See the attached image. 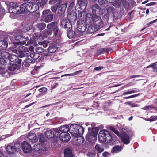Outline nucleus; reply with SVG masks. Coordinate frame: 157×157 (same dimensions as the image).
<instances>
[{
    "label": "nucleus",
    "mask_w": 157,
    "mask_h": 157,
    "mask_svg": "<svg viewBox=\"0 0 157 157\" xmlns=\"http://www.w3.org/2000/svg\"><path fill=\"white\" fill-rule=\"evenodd\" d=\"M59 130L57 128H54L53 129V132H54V136L56 137H58L59 136Z\"/></svg>",
    "instance_id": "47"
},
{
    "label": "nucleus",
    "mask_w": 157,
    "mask_h": 157,
    "mask_svg": "<svg viewBox=\"0 0 157 157\" xmlns=\"http://www.w3.org/2000/svg\"><path fill=\"white\" fill-rule=\"evenodd\" d=\"M107 51V48H104L101 49H100L98 50L97 51V53L99 54H101L105 52H106Z\"/></svg>",
    "instance_id": "50"
},
{
    "label": "nucleus",
    "mask_w": 157,
    "mask_h": 157,
    "mask_svg": "<svg viewBox=\"0 0 157 157\" xmlns=\"http://www.w3.org/2000/svg\"><path fill=\"white\" fill-rule=\"evenodd\" d=\"M95 154L92 152L89 153L87 155L89 156L90 157H94L95 156Z\"/></svg>",
    "instance_id": "60"
},
{
    "label": "nucleus",
    "mask_w": 157,
    "mask_h": 157,
    "mask_svg": "<svg viewBox=\"0 0 157 157\" xmlns=\"http://www.w3.org/2000/svg\"><path fill=\"white\" fill-rule=\"evenodd\" d=\"M1 57L7 60H8L10 54L7 52L2 51L0 53Z\"/></svg>",
    "instance_id": "26"
},
{
    "label": "nucleus",
    "mask_w": 157,
    "mask_h": 157,
    "mask_svg": "<svg viewBox=\"0 0 157 157\" xmlns=\"http://www.w3.org/2000/svg\"><path fill=\"white\" fill-rule=\"evenodd\" d=\"M77 142H76L77 145L80 144H82L84 141V139L82 137L80 136L78 137L76 140Z\"/></svg>",
    "instance_id": "41"
},
{
    "label": "nucleus",
    "mask_w": 157,
    "mask_h": 157,
    "mask_svg": "<svg viewBox=\"0 0 157 157\" xmlns=\"http://www.w3.org/2000/svg\"><path fill=\"white\" fill-rule=\"evenodd\" d=\"M72 33H73V32H69L67 33V36H68V37L70 38H72L73 37V35H72V36L71 35V34Z\"/></svg>",
    "instance_id": "62"
},
{
    "label": "nucleus",
    "mask_w": 157,
    "mask_h": 157,
    "mask_svg": "<svg viewBox=\"0 0 157 157\" xmlns=\"http://www.w3.org/2000/svg\"><path fill=\"white\" fill-rule=\"evenodd\" d=\"M127 104L129 105L130 106L132 107H136L138 106L137 104L135 103H132L130 102H128L127 103Z\"/></svg>",
    "instance_id": "53"
},
{
    "label": "nucleus",
    "mask_w": 157,
    "mask_h": 157,
    "mask_svg": "<svg viewBox=\"0 0 157 157\" xmlns=\"http://www.w3.org/2000/svg\"><path fill=\"white\" fill-rule=\"evenodd\" d=\"M67 3L60 5L58 7V12L59 13L64 12L67 7Z\"/></svg>",
    "instance_id": "22"
},
{
    "label": "nucleus",
    "mask_w": 157,
    "mask_h": 157,
    "mask_svg": "<svg viewBox=\"0 0 157 157\" xmlns=\"http://www.w3.org/2000/svg\"><path fill=\"white\" fill-rule=\"evenodd\" d=\"M40 54L37 53H33L30 54V57L31 58L34 59H37L39 57Z\"/></svg>",
    "instance_id": "40"
},
{
    "label": "nucleus",
    "mask_w": 157,
    "mask_h": 157,
    "mask_svg": "<svg viewBox=\"0 0 157 157\" xmlns=\"http://www.w3.org/2000/svg\"><path fill=\"white\" fill-rule=\"evenodd\" d=\"M39 141L42 143L45 141L46 139L42 133H40L38 135Z\"/></svg>",
    "instance_id": "45"
},
{
    "label": "nucleus",
    "mask_w": 157,
    "mask_h": 157,
    "mask_svg": "<svg viewBox=\"0 0 157 157\" xmlns=\"http://www.w3.org/2000/svg\"><path fill=\"white\" fill-rule=\"evenodd\" d=\"M5 70L4 67H2L0 66V74H2L5 73Z\"/></svg>",
    "instance_id": "58"
},
{
    "label": "nucleus",
    "mask_w": 157,
    "mask_h": 157,
    "mask_svg": "<svg viewBox=\"0 0 157 157\" xmlns=\"http://www.w3.org/2000/svg\"><path fill=\"white\" fill-rule=\"evenodd\" d=\"M100 7L97 4H95L92 6V12L93 14H95L97 11L98 12L99 10ZM95 15H94V16Z\"/></svg>",
    "instance_id": "33"
},
{
    "label": "nucleus",
    "mask_w": 157,
    "mask_h": 157,
    "mask_svg": "<svg viewBox=\"0 0 157 157\" xmlns=\"http://www.w3.org/2000/svg\"><path fill=\"white\" fill-rule=\"evenodd\" d=\"M82 71V70H79L77 71H76L73 73L70 74H65L62 75L61 77H62L63 76H74L75 75H78L79 73L81 72Z\"/></svg>",
    "instance_id": "42"
},
{
    "label": "nucleus",
    "mask_w": 157,
    "mask_h": 157,
    "mask_svg": "<svg viewBox=\"0 0 157 157\" xmlns=\"http://www.w3.org/2000/svg\"><path fill=\"white\" fill-rule=\"evenodd\" d=\"M28 40V37H25V36H22L21 37V38L20 39V42L16 43L24 44L26 43V41Z\"/></svg>",
    "instance_id": "28"
},
{
    "label": "nucleus",
    "mask_w": 157,
    "mask_h": 157,
    "mask_svg": "<svg viewBox=\"0 0 157 157\" xmlns=\"http://www.w3.org/2000/svg\"><path fill=\"white\" fill-rule=\"evenodd\" d=\"M110 130L113 132L115 134L119 137H121V139L122 141L125 144H128L130 142V137L129 136V132H123L121 134L114 127L112 126H110Z\"/></svg>",
    "instance_id": "2"
},
{
    "label": "nucleus",
    "mask_w": 157,
    "mask_h": 157,
    "mask_svg": "<svg viewBox=\"0 0 157 157\" xmlns=\"http://www.w3.org/2000/svg\"><path fill=\"white\" fill-rule=\"evenodd\" d=\"M88 2L86 0H78L77 1L76 9L82 14Z\"/></svg>",
    "instance_id": "3"
},
{
    "label": "nucleus",
    "mask_w": 157,
    "mask_h": 157,
    "mask_svg": "<svg viewBox=\"0 0 157 157\" xmlns=\"http://www.w3.org/2000/svg\"><path fill=\"white\" fill-rule=\"evenodd\" d=\"M33 60L29 58H27L25 59L23 63V66L25 67H28L30 66V64L33 62Z\"/></svg>",
    "instance_id": "25"
},
{
    "label": "nucleus",
    "mask_w": 157,
    "mask_h": 157,
    "mask_svg": "<svg viewBox=\"0 0 157 157\" xmlns=\"http://www.w3.org/2000/svg\"><path fill=\"white\" fill-rule=\"evenodd\" d=\"M7 60L2 58H0V64L2 65H5L7 63Z\"/></svg>",
    "instance_id": "51"
},
{
    "label": "nucleus",
    "mask_w": 157,
    "mask_h": 157,
    "mask_svg": "<svg viewBox=\"0 0 157 157\" xmlns=\"http://www.w3.org/2000/svg\"><path fill=\"white\" fill-rule=\"evenodd\" d=\"M59 137L61 141L65 142L68 141L71 138L69 134L67 132H61L60 134Z\"/></svg>",
    "instance_id": "9"
},
{
    "label": "nucleus",
    "mask_w": 157,
    "mask_h": 157,
    "mask_svg": "<svg viewBox=\"0 0 157 157\" xmlns=\"http://www.w3.org/2000/svg\"><path fill=\"white\" fill-rule=\"evenodd\" d=\"M17 48L18 52L20 54V55H19V57H23L25 55L23 54V52H26L28 51L27 48L21 45L19 46Z\"/></svg>",
    "instance_id": "11"
},
{
    "label": "nucleus",
    "mask_w": 157,
    "mask_h": 157,
    "mask_svg": "<svg viewBox=\"0 0 157 157\" xmlns=\"http://www.w3.org/2000/svg\"><path fill=\"white\" fill-rule=\"evenodd\" d=\"M28 137L30 142L32 143H34L38 140L37 138L34 133H29L28 135Z\"/></svg>",
    "instance_id": "19"
},
{
    "label": "nucleus",
    "mask_w": 157,
    "mask_h": 157,
    "mask_svg": "<svg viewBox=\"0 0 157 157\" xmlns=\"http://www.w3.org/2000/svg\"><path fill=\"white\" fill-rule=\"evenodd\" d=\"M155 63H152L150 65H149L146 67L147 68H148L151 67H153V71L154 72H157V67H154L155 66Z\"/></svg>",
    "instance_id": "48"
},
{
    "label": "nucleus",
    "mask_w": 157,
    "mask_h": 157,
    "mask_svg": "<svg viewBox=\"0 0 157 157\" xmlns=\"http://www.w3.org/2000/svg\"><path fill=\"white\" fill-rule=\"evenodd\" d=\"M105 140L104 141V142H106L107 143H109L112 140V137L109 133L107 134L106 136L104 138Z\"/></svg>",
    "instance_id": "38"
},
{
    "label": "nucleus",
    "mask_w": 157,
    "mask_h": 157,
    "mask_svg": "<svg viewBox=\"0 0 157 157\" xmlns=\"http://www.w3.org/2000/svg\"><path fill=\"white\" fill-rule=\"evenodd\" d=\"M22 36V35H20V36H19V35L15 37V40H16L17 41H18V42H20V38H21V37Z\"/></svg>",
    "instance_id": "61"
},
{
    "label": "nucleus",
    "mask_w": 157,
    "mask_h": 157,
    "mask_svg": "<svg viewBox=\"0 0 157 157\" xmlns=\"http://www.w3.org/2000/svg\"><path fill=\"white\" fill-rule=\"evenodd\" d=\"M8 60L12 62H17L20 65L21 64L22 61L21 59L18 58L17 56L14 54L10 55Z\"/></svg>",
    "instance_id": "13"
},
{
    "label": "nucleus",
    "mask_w": 157,
    "mask_h": 157,
    "mask_svg": "<svg viewBox=\"0 0 157 157\" xmlns=\"http://www.w3.org/2000/svg\"><path fill=\"white\" fill-rule=\"evenodd\" d=\"M54 35L56 36L57 35L58 32L59 31L58 28L57 26L53 29Z\"/></svg>",
    "instance_id": "55"
},
{
    "label": "nucleus",
    "mask_w": 157,
    "mask_h": 157,
    "mask_svg": "<svg viewBox=\"0 0 157 157\" xmlns=\"http://www.w3.org/2000/svg\"><path fill=\"white\" fill-rule=\"evenodd\" d=\"M84 132L83 127L76 124H73L70 127V132L74 137H78L83 134Z\"/></svg>",
    "instance_id": "1"
},
{
    "label": "nucleus",
    "mask_w": 157,
    "mask_h": 157,
    "mask_svg": "<svg viewBox=\"0 0 157 157\" xmlns=\"http://www.w3.org/2000/svg\"><path fill=\"white\" fill-rule=\"evenodd\" d=\"M46 26V24L44 22L39 23L36 25V27L40 30H42L44 29Z\"/></svg>",
    "instance_id": "36"
},
{
    "label": "nucleus",
    "mask_w": 157,
    "mask_h": 157,
    "mask_svg": "<svg viewBox=\"0 0 157 157\" xmlns=\"http://www.w3.org/2000/svg\"><path fill=\"white\" fill-rule=\"evenodd\" d=\"M72 22L68 20H63L61 22V25L63 27L67 29V30L70 29L72 28Z\"/></svg>",
    "instance_id": "10"
},
{
    "label": "nucleus",
    "mask_w": 157,
    "mask_h": 157,
    "mask_svg": "<svg viewBox=\"0 0 157 157\" xmlns=\"http://www.w3.org/2000/svg\"><path fill=\"white\" fill-rule=\"evenodd\" d=\"M31 12H34L37 10L39 7V4L36 3H33Z\"/></svg>",
    "instance_id": "34"
},
{
    "label": "nucleus",
    "mask_w": 157,
    "mask_h": 157,
    "mask_svg": "<svg viewBox=\"0 0 157 157\" xmlns=\"http://www.w3.org/2000/svg\"><path fill=\"white\" fill-rule=\"evenodd\" d=\"M8 68L9 71H13L18 69V67L16 64L12 63L10 65Z\"/></svg>",
    "instance_id": "32"
},
{
    "label": "nucleus",
    "mask_w": 157,
    "mask_h": 157,
    "mask_svg": "<svg viewBox=\"0 0 157 157\" xmlns=\"http://www.w3.org/2000/svg\"><path fill=\"white\" fill-rule=\"evenodd\" d=\"M75 4V2H71L69 5L68 11L70 10H71V11L73 10L72 9L74 7Z\"/></svg>",
    "instance_id": "52"
},
{
    "label": "nucleus",
    "mask_w": 157,
    "mask_h": 157,
    "mask_svg": "<svg viewBox=\"0 0 157 157\" xmlns=\"http://www.w3.org/2000/svg\"><path fill=\"white\" fill-rule=\"evenodd\" d=\"M39 91L40 92H45L47 91V89L45 87H43L39 89Z\"/></svg>",
    "instance_id": "56"
},
{
    "label": "nucleus",
    "mask_w": 157,
    "mask_h": 157,
    "mask_svg": "<svg viewBox=\"0 0 157 157\" xmlns=\"http://www.w3.org/2000/svg\"><path fill=\"white\" fill-rule=\"evenodd\" d=\"M52 34V31L51 30H48V31H44L43 36L46 38L48 36Z\"/></svg>",
    "instance_id": "46"
},
{
    "label": "nucleus",
    "mask_w": 157,
    "mask_h": 157,
    "mask_svg": "<svg viewBox=\"0 0 157 157\" xmlns=\"http://www.w3.org/2000/svg\"><path fill=\"white\" fill-rule=\"evenodd\" d=\"M69 130H70V128L69 127V126L67 125L63 126L59 128V131L62 132H67Z\"/></svg>",
    "instance_id": "30"
},
{
    "label": "nucleus",
    "mask_w": 157,
    "mask_h": 157,
    "mask_svg": "<svg viewBox=\"0 0 157 157\" xmlns=\"http://www.w3.org/2000/svg\"><path fill=\"white\" fill-rule=\"evenodd\" d=\"M58 57L57 55H54L52 58L51 60L52 61L55 62L58 60Z\"/></svg>",
    "instance_id": "54"
},
{
    "label": "nucleus",
    "mask_w": 157,
    "mask_h": 157,
    "mask_svg": "<svg viewBox=\"0 0 157 157\" xmlns=\"http://www.w3.org/2000/svg\"><path fill=\"white\" fill-rule=\"evenodd\" d=\"M95 150L98 151V153H97V156H99V155L101 154V153L103 151L104 149L103 147L100 145L98 144H97L95 147Z\"/></svg>",
    "instance_id": "27"
},
{
    "label": "nucleus",
    "mask_w": 157,
    "mask_h": 157,
    "mask_svg": "<svg viewBox=\"0 0 157 157\" xmlns=\"http://www.w3.org/2000/svg\"><path fill=\"white\" fill-rule=\"evenodd\" d=\"M46 3V1L45 0H41V2L40 3V6H43Z\"/></svg>",
    "instance_id": "63"
},
{
    "label": "nucleus",
    "mask_w": 157,
    "mask_h": 157,
    "mask_svg": "<svg viewBox=\"0 0 157 157\" xmlns=\"http://www.w3.org/2000/svg\"><path fill=\"white\" fill-rule=\"evenodd\" d=\"M77 29L78 31L80 32H85L86 28L83 23H80V21L77 22Z\"/></svg>",
    "instance_id": "18"
},
{
    "label": "nucleus",
    "mask_w": 157,
    "mask_h": 157,
    "mask_svg": "<svg viewBox=\"0 0 157 157\" xmlns=\"http://www.w3.org/2000/svg\"><path fill=\"white\" fill-rule=\"evenodd\" d=\"M125 2V0H114L113 3V5L116 7H118L121 4L124 5Z\"/></svg>",
    "instance_id": "20"
},
{
    "label": "nucleus",
    "mask_w": 157,
    "mask_h": 157,
    "mask_svg": "<svg viewBox=\"0 0 157 157\" xmlns=\"http://www.w3.org/2000/svg\"><path fill=\"white\" fill-rule=\"evenodd\" d=\"M107 13L109 15H113L116 12V9L112 6H111L106 9Z\"/></svg>",
    "instance_id": "23"
},
{
    "label": "nucleus",
    "mask_w": 157,
    "mask_h": 157,
    "mask_svg": "<svg viewBox=\"0 0 157 157\" xmlns=\"http://www.w3.org/2000/svg\"><path fill=\"white\" fill-rule=\"evenodd\" d=\"M121 146L119 145L115 146L112 148L111 152L113 153L119 152L121 151Z\"/></svg>",
    "instance_id": "29"
},
{
    "label": "nucleus",
    "mask_w": 157,
    "mask_h": 157,
    "mask_svg": "<svg viewBox=\"0 0 157 157\" xmlns=\"http://www.w3.org/2000/svg\"><path fill=\"white\" fill-rule=\"evenodd\" d=\"M102 155L103 156L105 157L110 156V153L107 152H104L102 153Z\"/></svg>",
    "instance_id": "59"
},
{
    "label": "nucleus",
    "mask_w": 157,
    "mask_h": 157,
    "mask_svg": "<svg viewBox=\"0 0 157 157\" xmlns=\"http://www.w3.org/2000/svg\"><path fill=\"white\" fill-rule=\"evenodd\" d=\"M99 4L103 7L107 6L108 5L107 0H98Z\"/></svg>",
    "instance_id": "39"
},
{
    "label": "nucleus",
    "mask_w": 157,
    "mask_h": 157,
    "mask_svg": "<svg viewBox=\"0 0 157 157\" xmlns=\"http://www.w3.org/2000/svg\"><path fill=\"white\" fill-rule=\"evenodd\" d=\"M15 147L12 145H8L6 147L7 152L9 154L14 153L16 150V149L15 148Z\"/></svg>",
    "instance_id": "15"
},
{
    "label": "nucleus",
    "mask_w": 157,
    "mask_h": 157,
    "mask_svg": "<svg viewBox=\"0 0 157 157\" xmlns=\"http://www.w3.org/2000/svg\"><path fill=\"white\" fill-rule=\"evenodd\" d=\"M152 108L151 106H145L144 107L142 108L144 110H149L150 109Z\"/></svg>",
    "instance_id": "57"
},
{
    "label": "nucleus",
    "mask_w": 157,
    "mask_h": 157,
    "mask_svg": "<svg viewBox=\"0 0 157 157\" xmlns=\"http://www.w3.org/2000/svg\"><path fill=\"white\" fill-rule=\"evenodd\" d=\"M50 13H51V12L50 11V10L49 9L44 10L42 13V15L41 16V18H43L47 15H48Z\"/></svg>",
    "instance_id": "44"
},
{
    "label": "nucleus",
    "mask_w": 157,
    "mask_h": 157,
    "mask_svg": "<svg viewBox=\"0 0 157 157\" xmlns=\"http://www.w3.org/2000/svg\"><path fill=\"white\" fill-rule=\"evenodd\" d=\"M48 150V149L43 145H39V147L36 149L37 152L40 155L44 154L46 151Z\"/></svg>",
    "instance_id": "14"
},
{
    "label": "nucleus",
    "mask_w": 157,
    "mask_h": 157,
    "mask_svg": "<svg viewBox=\"0 0 157 157\" xmlns=\"http://www.w3.org/2000/svg\"><path fill=\"white\" fill-rule=\"evenodd\" d=\"M33 5V3L29 2L27 3H24L21 4L19 6L21 12L22 13H25L26 10L31 12L32 10V6Z\"/></svg>",
    "instance_id": "4"
},
{
    "label": "nucleus",
    "mask_w": 157,
    "mask_h": 157,
    "mask_svg": "<svg viewBox=\"0 0 157 157\" xmlns=\"http://www.w3.org/2000/svg\"><path fill=\"white\" fill-rule=\"evenodd\" d=\"M98 130V129L96 128H93L92 129L91 132L90 134L91 136L94 137H96L97 134Z\"/></svg>",
    "instance_id": "43"
},
{
    "label": "nucleus",
    "mask_w": 157,
    "mask_h": 157,
    "mask_svg": "<svg viewBox=\"0 0 157 157\" xmlns=\"http://www.w3.org/2000/svg\"><path fill=\"white\" fill-rule=\"evenodd\" d=\"M98 29H96V27L94 25H90L89 26L87 29V31L90 33H92L97 31Z\"/></svg>",
    "instance_id": "31"
},
{
    "label": "nucleus",
    "mask_w": 157,
    "mask_h": 157,
    "mask_svg": "<svg viewBox=\"0 0 157 157\" xmlns=\"http://www.w3.org/2000/svg\"><path fill=\"white\" fill-rule=\"evenodd\" d=\"M65 157H73L75 155L72 150L69 148L65 149L64 151Z\"/></svg>",
    "instance_id": "17"
},
{
    "label": "nucleus",
    "mask_w": 157,
    "mask_h": 157,
    "mask_svg": "<svg viewBox=\"0 0 157 157\" xmlns=\"http://www.w3.org/2000/svg\"><path fill=\"white\" fill-rule=\"evenodd\" d=\"M49 43L48 41L45 40L43 42L39 43L40 45H43L44 48H46L48 46V44Z\"/></svg>",
    "instance_id": "49"
},
{
    "label": "nucleus",
    "mask_w": 157,
    "mask_h": 157,
    "mask_svg": "<svg viewBox=\"0 0 157 157\" xmlns=\"http://www.w3.org/2000/svg\"><path fill=\"white\" fill-rule=\"evenodd\" d=\"M22 147L24 152L29 153L32 150L30 144L26 141H24L21 144Z\"/></svg>",
    "instance_id": "8"
},
{
    "label": "nucleus",
    "mask_w": 157,
    "mask_h": 157,
    "mask_svg": "<svg viewBox=\"0 0 157 157\" xmlns=\"http://www.w3.org/2000/svg\"><path fill=\"white\" fill-rule=\"evenodd\" d=\"M93 18L91 17V19L93 20V24L94 26L96 27V29H98L101 27L103 25V22L101 21V18L98 16L94 15L92 17Z\"/></svg>",
    "instance_id": "5"
},
{
    "label": "nucleus",
    "mask_w": 157,
    "mask_h": 157,
    "mask_svg": "<svg viewBox=\"0 0 157 157\" xmlns=\"http://www.w3.org/2000/svg\"><path fill=\"white\" fill-rule=\"evenodd\" d=\"M9 11L11 13L10 15V17L14 19L16 17V14H18L21 13V11L19 8V6L15 4L13 6V8L10 9Z\"/></svg>",
    "instance_id": "6"
},
{
    "label": "nucleus",
    "mask_w": 157,
    "mask_h": 157,
    "mask_svg": "<svg viewBox=\"0 0 157 157\" xmlns=\"http://www.w3.org/2000/svg\"><path fill=\"white\" fill-rule=\"evenodd\" d=\"M46 137L48 138H51L54 136V132L50 130L47 131L45 134Z\"/></svg>",
    "instance_id": "24"
},
{
    "label": "nucleus",
    "mask_w": 157,
    "mask_h": 157,
    "mask_svg": "<svg viewBox=\"0 0 157 157\" xmlns=\"http://www.w3.org/2000/svg\"><path fill=\"white\" fill-rule=\"evenodd\" d=\"M57 26V25H55V22H53L48 24L47 25V28L49 29V30H51L52 29H54V28H55Z\"/></svg>",
    "instance_id": "35"
},
{
    "label": "nucleus",
    "mask_w": 157,
    "mask_h": 157,
    "mask_svg": "<svg viewBox=\"0 0 157 157\" xmlns=\"http://www.w3.org/2000/svg\"><path fill=\"white\" fill-rule=\"evenodd\" d=\"M53 18V15L51 13H50L48 15H47L43 18H41L40 21H44L45 22L48 23L52 21Z\"/></svg>",
    "instance_id": "16"
},
{
    "label": "nucleus",
    "mask_w": 157,
    "mask_h": 157,
    "mask_svg": "<svg viewBox=\"0 0 157 157\" xmlns=\"http://www.w3.org/2000/svg\"><path fill=\"white\" fill-rule=\"evenodd\" d=\"M57 49L56 47L54 45H51L48 48V51L50 53H53L55 52Z\"/></svg>",
    "instance_id": "37"
},
{
    "label": "nucleus",
    "mask_w": 157,
    "mask_h": 157,
    "mask_svg": "<svg viewBox=\"0 0 157 157\" xmlns=\"http://www.w3.org/2000/svg\"><path fill=\"white\" fill-rule=\"evenodd\" d=\"M108 133V132L106 130H102L101 131L98 136V140L101 142H104L105 137L107 134Z\"/></svg>",
    "instance_id": "12"
},
{
    "label": "nucleus",
    "mask_w": 157,
    "mask_h": 157,
    "mask_svg": "<svg viewBox=\"0 0 157 157\" xmlns=\"http://www.w3.org/2000/svg\"><path fill=\"white\" fill-rule=\"evenodd\" d=\"M8 46L7 41L4 40H0V49L4 50L6 49Z\"/></svg>",
    "instance_id": "21"
},
{
    "label": "nucleus",
    "mask_w": 157,
    "mask_h": 157,
    "mask_svg": "<svg viewBox=\"0 0 157 157\" xmlns=\"http://www.w3.org/2000/svg\"><path fill=\"white\" fill-rule=\"evenodd\" d=\"M67 17L68 20L74 22L77 18V13L73 10L68 11Z\"/></svg>",
    "instance_id": "7"
},
{
    "label": "nucleus",
    "mask_w": 157,
    "mask_h": 157,
    "mask_svg": "<svg viewBox=\"0 0 157 157\" xmlns=\"http://www.w3.org/2000/svg\"><path fill=\"white\" fill-rule=\"evenodd\" d=\"M103 68V67H95L94 69L98 71L100 70H101Z\"/></svg>",
    "instance_id": "64"
}]
</instances>
